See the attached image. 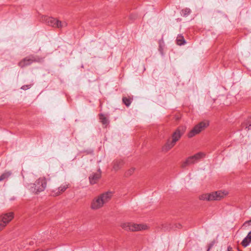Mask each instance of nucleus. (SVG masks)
I'll return each mask as SVG.
<instances>
[{"label": "nucleus", "instance_id": "obj_1", "mask_svg": "<svg viewBox=\"0 0 251 251\" xmlns=\"http://www.w3.org/2000/svg\"><path fill=\"white\" fill-rule=\"evenodd\" d=\"M113 193L111 191L103 193L93 199L90 207L93 210H98L103 206L111 199Z\"/></svg>", "mask_w": 251, "mask_h": 251}, {"label": "nucleus", "instance_id": "obj_2", "mask_svg": "<svg viewBox=\"0 0 251 251\" xmlns=\"http://www.w3.org/2000/svg\"><path fill=\"white\" fill-rule=\"evenodd\" d=\"M47 179L45 177H40L34 183L30 184L29 190L35 194L44 191L47 187Z\"/></svg>", "mask_w": 251, "mask_h": 251}, {"label": "nucleus", "instance_id": "obj_3", "mask_svg": "<svg viewBox=\"0 0 251 251\" xmlns=\"http://www.w3.org/2000/svg\"><path fill=\"white\" fill-rule=\"evenodd\" d=\"M123 229L126 231H139L147 229V225L143 224H137L133 223H124L121 224Z\"/></svg>", "mask_w": 251, "mask_h": 251}, {"label": "nucleus", "instance_id": "obj_4", "mask_svg": "<svg viewBox=\"0 0 251 251\" xmlns=\"http://www.w3.org/2000/svg\"><path fill=\"white\" fill-rule=\"evenodd\" d=\"M204 156L205 154L201 152H199L193 155L187 157L185 160L182 162L181 167L183 168H185L189 165L196 163Z\"/></svg>", "mask_w": 251, "mask_h": 251}, {"label": "nucleus", "instance_id": "obj_5", "mask_svg": "<svg viewBox=\"0 0 251 251\" xmlns=\"http://www.w3.org/2000/svg\"><path fill=\"white\" fill-rule=\"evenodd\" d=\"M209 124L207 122H201L196 125L192 129H191L188 134L189 138H192L196 135L199 134L208 126Z\"/></svg>", "mask_w": 251, "mask_h": 251}, {"label": "nucleus", "instance_id": "obj_6", "mask_svg": "<svg viewBox=\"0 0 251 251\" xmlns=\"http://www.w3.org/2000/svg\"><path fill=\"white\" fill-rule=\"evenodd\" d=\"M43 60V58H40L37 56H34L33 55H30L27 56L22 60L18 63V65L21 67L24 68L27 66L30 65L34 62H41Z\"/></svg>", "mask_w": 251, "mask_h": 251}, {"label": "nucleus", "instance_id": "obj_7", "mask_svg": "<svg viewBox=\"0 0 251 251\" xmlns=\"http://www.w3.org/2000/svg\"><path fill=\"white\" fill-rule=\"evenodd\" d=\"M185 126H181L178 127L173 134L172 135V141L174 143H176L177 141H178L179 139L181 138V136L183 134L184 132L186 130Z\"/></svg>", "mask_w": 251, "mask_h": 251}, {"label": "nucleus", "instance_id": "obj_8", "mask_svg": "<svg viewBox=\"0 0 251 251\" xmlns=\"http://www.w3.org/2000/svg\"><path fill=\"white\" fill-rule=\"evenodd\" d=\"M228 194L226 191H218L210 193L211 201H220Z\"/></svg>", "mask_w": 251, "mask_h": 251}, {"label": "nucleus", "instance_id": "obj_9", "mask_svg": "<svg viewBox=\"0 0 251 251\" xmlns=\"http://www.w3.org/2000/svg\"><path fill=\"white\" fill-rule=\"evenodd\" d=\"M14 217L12 212L4 214L0 216V221L6 225Z\"/></svg>", "mask_w": 251, "mask_h": 251}, {"label": "nucleus", "instance_id": "obj_10", "mask_svg": "<svg viewBox=\"0 0 251 251\" xmlns=\"http://www.w3.org/2000/svg\"><path fill=\"white\" fill-rule=\"evenodd\" d=\"M101 177V172L100 170L95 173H92L89 176L90 183L91 184L96 183Z\"/></svg>", "mask_w": 251, "mask_h": 251}, {"label": "nucleus", "instance_id": "obj_11", "mask_svg": "<svg viewBox=\"0 0 251 251\" xmlns=\"http://www.w3.org/2000/svg\"><path fill=\"white\" fill-rule=\"evenodd\" d=\"M45 21L49 25L54 27H57L58 20L52 17H48L46 19Z\"/></svg>", "mask_w": 251, "mask_h": 251}, {"label": "nucleus", "instance_id": "obj_12", "mask_svg": "<svg viewBox=\"0 0 251 251\" xmlns=\"http://www.w3.org/2000/svg\"><path fill=\"white\" fill-rule=\"evenodd\" d=\"M68 184H64L61 185L56 190L53 191V193H54L55 195H59L62 192H64L68 188Z\"/></svg>", "mask_w": 251, "mask_h": 251}, {"label": "nucleus", "instance_id": "obj_13", "mask_svg": "<svg viewBox=\"0 0 251 251\" xmlns=\"http://www.w3.org/2000/svg\"><path fill=\"white\" fill-rule=\"evenodd\" d=\"M175 144L176 143H174L173 141L168 140L166 144L162 147V151H168L171 149Z\"/></svg>", "mask_w": 251, "mask_h": 251}, {"label": "nucleus", "instance_id": "obj_14", "mask_svg": "<svg viewBox=\"0 0 251 251\" xmlns=\"http://www.w3.org/2000/svg\"><path fill=\"white\" fill-rule=\"evenodd\" d=\"M199 199L201 201H211L210 193L202 194L199 196Z\"/></svg>", "mask_w": 251, "mask_h": 251}, {"label": "nucleus", "instance_id": "obj_15", "mask_svg": "<svg viewBox=\"0 0 251 251\" xmlns=\"http://www.w3.org/2000/svg\"><path fill=\"white\" fill-rule=\"evenodd\" d=\"M11 175V172L10 171H6L3 173L0 176V181H3L7 179Z\"/></svg>", "mask_w": 251, "mask_h": 251}, {"label": "nucleus", "instance_id": "obj_16", "mask_svg": "<svg viewBox=\"0 0 251 251\" xmlns=\"http://www.w3.org/2000/svg\"><path fill=\"white\" fill-rule=\"evenodd\" d=\"M243 126L248 130H251V117L247 119L246 121L244 123Z\"/></svg>", "mask_w": 251, "mask_h": 251}, {"label": "nucleus", "instance_id": "obj_17", "mask_svg": "<svg viewBox=\"0 0 251 251\" xmlns=\"http://www.w3.org/2000/svg\"><path fill=\"white\" fill-rule=\"evenodd\" d=\"M176 41L177 45H182L185 43L184 37L182 36H178Z\"/></svg>", "mask_w": 251, "mask_h": 251}, {"label": "nucleus", "instance_id": "obj_18", "mask_svg": "<svg viewBox=\"0 0 251 251\" xmlns=\"http://www.w3.org/2000/svg\"><path fill=\"white\" fill-rule=\"evenodd\" d=\"M251 242V241H250L249 239L246 237L242 241L241 244L243 247H246L250 244Z\"/></svg>", "mask_w": 251, "mask_h": 251}, {"label": "nucleus", "instance_id": "obj_19", "mask_svg": "<svg viewBox=\"0 0 251 251\" xmlns=\"http://www.w3.org/2000/svg\"><path fill=\"white\" fill-rule=\"evenodd\" d=\"M67 23L66 21H60L58 20L57 28H61L67 26Z\"/></svg>", "mask_w": 251, "mask_h": 251}, {"label": "nucleus", "instance_id": "obj_20", "mask_svg": "<svg viewBox=\"0 0 251 251\" xmlns=\"http://www.w3.org/2000/svg\"><path fill=\"white\" fill-rule=\"evenodd\" d=\"M191 12V10L189 8H186L181 10V15L184 16H186L189 15Z\"/></svg>", "mask_w": 251, "mask_h": 251}, {"label": "nucleus", "instance_id": "obj_21", "mask_svg": "<svg viewBox=\"0 0 251 251\" xmlns=\"http://www.w3.org/2000/svg\"><path fill=\"white\" fill-rule=\"evenodd\" d=\"M100 120L101 122L103 125H106V124H107L108 123L107 119H106V118L103 115H102V114L100 115Z\"/></svg>", "mask_w": 251, "mask_h": 251}, {"label": "nucleus", "instance_id": "obj_22", "mask_svg": "<svg viewBox=\"0 0 251 251\" xmlns=\"http://www.w3.org/2000/svg\"><path fill=\"white\" fill-rule=\"evenodd\" d=\"M123 101L127 106H129L131 102L130 99H127L126 97L123 98Z\"/></svg>", "mask_w": 251, "mask_h": 251}, {"label": "nucleus", "instance_id": "obj_23", "mask_svg": "<svg viewBox=\"0 0 251 251\" xmlns=\"http://www.w3.org/2000/svg\"><path fill=\"white\" fill-rule=\"evenodd\" d=\"M242 226L245 229H247V227L249 226L251 227V219L250 220L246 221L243 225Z\"/></svg>", "mask_w": 251, "mask_h": 251}, {"label": "nucleus", "instance_id": "obj_24", "mask_svg": "<svg viewBox=\"0 0 251 251\" xmlns=\"http://www.w3.org/2000/svg\"><path fill=\"white\" fill-rule=\"evenodd\" d=\"M135 170V169L134 168H131L127 172H126V174L127 175H128V176H130L134 172Z\"/></svg>", "mask_w": 251, "mask_h": 251}, {"label": "nucleus", "instance_id": "obj_25", "mask_svg": "<svg viewBox=\"0 0 251 251\" xmlns=\"http://www.w3.org/2000/svg\"><path fill=\"white\" fill-rule=\"evenodd\" d=\"M31 85H23L22 87H21V89H23V90H26L28 89H29L30 87H31Z\"/></svg>", "mask_w": 251, "mask_h": 251}, {"label": "nucleus", "instance_id": "obj_26", "mask_svg": "<svg viewBox=\"0 0 251 251\" xmlns=\"http://www.w3.org/2000/svg\"><path fill=\"white\" fill-rule=\"evenodd\" d=\"M6 225L4 224L0 221V231Z\"/></svg>", "mask_w": 251, "mask_h": 251}, {"label": "nucleus", "instance_id": "obj_27", "mask_svg": "<svg viewBox=\"0 0 251 251\" xmlns=\"http://www.w3.org/2000/svg\"><path fill=\"white\" fill-rule=\"evenodd\" d=\"M246 237L251 241V231L248 234Z\"/></svg>", "mask_w": 251, "mask_h": 251}, {"label": "nucleus", "instance_id": "obj_28", "mask_svg": "<svg viewBox=\"0 0 251 251\" xmlns=\"http://www.w3.org/2000/svg\"><path fill=\"white\" fill-rule=\"evenodd\" d=\"M227 251H233L232 250V248L231 247L229 246L227 248Z\"/></svg>", "mask_w": 251, "mask_h": 251}, {"label": "nucleus", "instance_id": "obj_29", "mask_svg": "<svg viewBox=\"0 0 251 251\" xmlns=\"http://www.w3.org/2000/svg\"><path fill=\"white\" fill-rule=\"evenodd\" d=\"M114 169L116 170V169H118V166H116V165H114Z\"/></svg>", "mask_w": 251, "mask_h": 251}, {"label": "nucleus", "instance_id": "obj_30", "mask_svg": "<svg viewBox=\"0 0 251 251\" xmlns=\"http://www.w3.org/2000/svg\"><path fill=\"white\" fill-rule=\"evenodd\" d=\"M209 250H210V248H209V249H208L207 251H209Z\"/></svg>", "mask_w": 251, "mask_h": 251}]
</instances>
